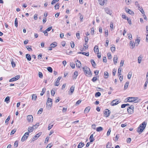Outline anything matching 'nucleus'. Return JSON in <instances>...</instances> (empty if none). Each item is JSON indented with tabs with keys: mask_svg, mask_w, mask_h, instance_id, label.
Returning a JSON list of instances; mask_svg holds the SVG:
<instances>
[{
	"mask_svg": "<svg viewBox=\"0 0 148 148\" xmlns=\"http://www.w3.org/2000/svg\"><path fill=\"white\" fill-rule=\"evenodd\" d=\"M122 68L121 67H119V68L118 72V76H120L121 75V71Z\"/></svg>",
	"mask_w": 148,
	"mask_h": 148,
	"instance_id": "27",
	"label": "nucleus"
},
{
	"mask_svg": "<svg viewBox=\"0 0 148 148\" xmlns=\"http://www.w3.org/2000/svg\"><path fill=\"white\" fill-rule=\"evenodd\" d=\"M70 65L72 69H74L75 68V64L73 62L70 63Z\"/></svg>",
	"mask_w": 148,
	"mask_h": 148,
	"instance_id": "44",
	"label": "nucleus"
},
{
	"mask_svg": "<svg viewBox=\"0 0 148 148\" xmlns=\"http://www.w3.org/2000/svg\"><path fill=\"white\" fill-rule=\"evenodd\" d=\"M75 87L74 86H72L70 89V92H69V94L70 95H72L73 93L74 90V88Z\"/></svg>",
	"mask_w": 148,
	"mask_h": 148,
	"instance_id": "13",
	"label": "nucleus"
},
{
	"mask_svg": "<svg viewBox=\"0 0 148 148\" xmlns=\"http://www.w3.org/2000/svg\"><path fill=\"white\" fill-rule=\"evenodd\" d=\"M147 124L146 122L144 121L142 124H140L138 127L137 131L140 134L143 132Z\"/></svg>",
	"mask_w": 148,
	"mask_h": 148,
	"instance_id": "1",
	"label": "nucleus"
},
{
	"mask_svg": "<svg viewBox=\"0 0 148 148\" xmlns=\"http://www.w3.org/2000/svg\"><path fill=\"white\" fill-rule=\"evenodd\" d=\"M110 113V111L108 109H106L104 112V116L107 117H108Z\"/></svg>",
	"mask_w": 148,
	"mask_h": 148,
	"instance_id": "7",
	"label": "nucleus"
},
{
	"mask_svg": "<svg viewBox=\"0 0 148 148\" xmlns=\"http://www.w3.org/2000/svg\"><path fill=\"white\" fill-rule=\"evenodd\" d=\"M111 131V129L109 128L108 131V132H107V136H108L110 135Z\"/></svg>",
	"mask_w": 148,
	"mask_h": 148,
	"instance_id": "51",
	"label": "nucleus"
},
{
	"mask_svg": "<svg viewBox=\"0 0 148 148\" xmlns=\"http://www.w3.org/2000/svg\"><path fill=\"white\" fill-rule=\"evenodd\" d=\"M111 144L109 143L108 142L106 145V148H110L111 147Z\"/></svg>",
	"mask_w": 148,
	"mask_h": 148,
	"instance_id": "42",
	"label": "nucleus"
},
{
	"mask_svg": "<svg viewBox=\"0 0 148 148\" xmlns=\"http://www.w3.org/2000/svg\"><path fill=\"white\" fill-rule=\"evenodd\" d=\"M34 129V127H28V131L29 133L31 132H33Z\"/></svg>",
	"mask_w": 148,
	"mask_h": 148,
	"instance_id": "24",
	"label": "nucleus"
},
{
	"mask_svg": "<svg viewBox=\"0 0 148 148\" xmlns=\"http://www.w3.org/2000/svg\"><path fill=\"white\" fill-rule=\"evenodd\" d=\"M62 77H59L57 79L56 82V84H55V86H58L59 84V83L60 80L61 79Z\"/></svg>",
	"mask_w": 148,
	"mask_h": 148,
	"instance_id": "14",
	"label": "nucleus"
},
{
	"mask_svg": "<svg viewBox=\"0 0 148 148\" xmlns=\"http://www.w3.org/2000/svg\"><path fill=\"white\" fill-rule=\"evenodd\" d=\"M52 99L50 98H48L47 102V107L48 108L51 107L52 106Z\"/></svg>",
	"mask_w": 148,
	"mask_h": 148,
	"instance_id": "6",
	"label": "nucleus"
},
{
	"mask_svg": "<svg viewBox=\"0 0 148 148\" xmlns=\"http://www.w3.org/2000/svg\"><path fill=\"white\" fill-rule=\"evenodd\" d=\"M51 143L49 144L46 147V148H50L52 146Z\"/></svg>",
	"mask_w": 148,
	"mask_h": 148,
	"instance_id": "63",
	"label": "nucleus"
},
{
	"mask_svg": "<svg viewBox=\"0 0 148 148\" xmlns=\"http://www.w3.org/2000/svg\"><path fill=\"white\" fill-rule=\"evenodd\" d=\"M18 20L17 18H16L15 21V26L16 27L18 26Z\"/></svg>",
	"mask_w": 148,
	"mask_h": 148,
	"instance_id": "45",
	"label": "nucleus"
},
{
	"mask_svg": "<svg viewBox=\"0 0 148 148\" xmlns=\"http://www.w3.org/2000/svg\"><path fill=\"white\" fill-rule=\"evenodd\" d=\"M116 72V70L115 69H113V72H112V74L113 76H114L115 75Z\"/></svg>",
	"mask_w": 148,
	"mask_h": 148,
	"instance_id": "58",
	"label": "nucleus"
},
{
	"mask_svg": "<svg viewBox=\"0 0 148 148\" xmlns=\"http://www.w3.org/2000/svg\"><path fill=\"white\" fill-rule=\"evenodd\" d=\"M97 79V77H94L92 79V81L93 82H95Z\"/></svg>",
	"mask_w": 148,
	"mask_h": 148,
	"instance_id": "59",
	"label": "nucleus"
},
{
	"mask_svg": "<svg viewBox=\"0 0 148 148\" xmlns=\"http://www.w3.org/2000/svg\"><path fill=\"white\" fill-rule=\"evenodd\" d=\"M134 106L133 105H132L130 107L127 108V112L129 113L132 114L134 112Z\"/></svg>",
	"mask_w": 148,
	"mask_h": 148,
	"instance_id": "4",
	"label": "nucleus"
},
{
	"mask_svg": "<svg viewBox=\"0 0 148 148\" xmlns=\"http://www.w3.org/2000/svg\"><path fill=\"white\" fill-rule=\"evenodd\" d=\"M103 130V129L102 127H99L97 128L96 131L98 132H99Z\"/></svg>",
	"mask_w": 148,
	"mask_h": 148,
	"instance_id": "28",
	"label": "nucleus"
},
{
	"mask_svg": "<svg viewBox=\"0 0 148 148\" xmlns=\"http://www.w3.org/2000/svg\"><path fill=\"white\" fill-rule=\"evenodd\" d=\"M10 97L9 96L6 97L5 99V102L7 103H8L10 102Z\"/></svg>",
	"mask_w": 148,
	"mask_h": 148,
	"instance_id": "26",
	"label": "nucleus"
},
{
	"mask_svg": "<svg viewBox=\"0 0 148 148\" xmlns=\"http://www.w3.org/2000/svg\"><path fill=\"white\" fill-rule=\"evenodd\" d=\"M53 126V125H49L48 127V130H50L52 127Z\"/></svg>",
	"mask_w": 148,
	"mask_h": 148,
	"instance_id": "61",
	"label": "nucleus"
},
{
	"mask_svg": "<svg viewBox=\"0 0 148 148\" xmlns=\"http://www.w3.org/2000/svg\"><path fill=\"white\" fill-rule=\"evenodd\" d=\"M78 75V72L77 71H75L74 73V75L73 76V79H76L77 78V76Z\"/></svg>",
	"mask_w": 148,
	"mask_h": 148,
	"instance_id": "16",
	"label": "nucleus"
},
{
	"mask_svg": "<svg viewBox=\"0 0 148 148\" xmlns=\"http://www.w3.org/2000/svg\"><path fill=\"white\" fill-rule=\"evenodd\" d=\"M94 50L95 52V53L97 52H99V50L98 46L97 45L95 46L94 47Z\"/></svg>",
	"mask_w": 148,
	"mask_h": 148,
	"instance_id": "23",
	"label": "nucleus"
},
{
	"mask_svg": "<svg viewBox=\"0 0 148 148\" xmlns=\"http://www.w3.org/2000/svg\"><path fill=\"white\" fill-rule=\"evenodd\" d=\"M47 69L48 71L50 73H52L53 71V69L51 67H48L47 68Z\"/></svg>",
	"mask_w": 148,
	"mask_h": 148,
	"instance_id": "34",
	"label": "nucleus"
},
{
	"mask_svg": "<svg viewBox=\"0 0 148 148\" xmlns=\"http://www.w3.org/2000/svg\"><path fill=\"white\" fill-rule=\"evenodd\" d=\"M131 140V138H129L127 139V143H130Z\"/></svg>",
	"mask_w": 148,
	"mask_h": 148,
	"instance_id": "62",
	"label": "nucleus"
},
{
	"mask_svg": "<svg viewBox=\"0 0 148 148\" xmlns=\"http://www.w3.org/2000/svg\"><path fill=\"white\" fill-rule=\"evenodd\" d=\"M84 145V144L80 142L77 146L78 148H81Z\"/></svg>",
	"mask_w": 148,
	"mask_h": 148,
	"instance_id": "22",
	"label": "nucleus"
},
{
	"mask_svg": "<svg viewBox=\"0 0 148 148\" xmlns=\"http://www.w3.org/2000/svg\"><path fill=\"white\" fill-rule=\"evenodd\" d=\"M20 78V76L19 75H17L15 76V77L10 79V82H12L14 81H16L18 79Z\"/></svg>",
	"mask_w": 148,
	"mask_h": 148,
	"instance_id": "9",
	"label": "nucleus"
},
{
	"mask_svg": "<svg viewBox=\"0 0 148 148\" xmlns=\"http://www.w3.org/2000/svg\"><path fill=\"white\" fill-rule=\"evenodd\" d=\"M55 93L54 90H52L51 91V94L52 96H54Z\"/></svg>",
	"mask_w": 148,
	"mask_h": 148,
	"instance_id": "64",
	"label": "nucleus"
},
{
	"mask_svg": "<svg viewBox=\"0 0 148 148\" xmlns=\"http://www.w3.org/2000/svg\"><path fill=\"white\" fill-rule=\"evenodd\" d=\"M60 4L59 3H57L55 5V8L56 10H57L59 9V5Z\"/></svg>",
	"mask_w": 148,
	"mask_h": 148,
	"instance_id": "46",
	"label": "nucleus"
},
{
	"mask_svg": "<svg viewBox=\"0 0 148 148\" xmlns=\"http://www.w3.org/2000/svg\"><path fill=\"white\" fill-rule=\"evenodd\" d=\"M101 95V93L99 92H97L95 94V96L96 97H99Z\"/></svg>",
	"mask_w": 148,
	"mask_h": 148,
	"instance_id": "39",
	"label": "nucleus"
},
{
	"mask_svg": "<svg viewBox=\"0 0 148 148\" xmlns=\"http://www.w3.org/2000/svg\"><path fill=\"white\" fill-rule=\"evenodd\" d=\"M129 82H127L125 84L124 87V89L125 90L127 88L128 86L129 85Z\"/></svg>",
	"mask_w": 148,
	"mask_h": 148,
	"instance_id": "31",
	"label": "nucleus"
},
{
	"mask_svg": "<svg viewBox=\"0 0 148 148\" xmlns=\"http://www.w3.org/2000/svg\"><path fill=\"white\" fill-rule=\"evenodd\" d=\"M26 57L28 60L30 61L31 60V57L30 55L27 54L26 55Z\"/></svg>",
	"mask_w": 148,
	"mask_h": 148,
	"instance_id": "20",
	"label": "nucleus"
},
{
	"mask_svg": "<svg viewBox=\"0 0 148 148\" xmlns=\"http://www.w3.org/2000/svg\"><path fill=\"white\" fill-rule=\"evenodd\" d=\"M46 90V89L45 88H44L42 89V91L41 92V93H40V95L41 96H42L45 92V91Z\"/></svg>",
	"mask_w": 148,
	"mask_h": 148,
	"instance_id": "37",
	"label": "nucleus"
},
{
	"mask_svg": "<svg viewBox=\"0 0 148 148\" xmlns=\"http://www.w3.org/2000/svg\"><path fill=\"white\" fill-rule=\"evenodd\" d=\"M106 12L108 14L111 15L112 14V11L111 10L109 9L108 8H106L105 9Z\"/></svg>",
	"mask_w": 148,
	"mask_h": 148,
	"instance_id": "12",
	"label": "nucleus"
},
{
	"mask_svg": "<svg viewBox=\"0 0 148 148\" xmlns=\"http://www.w3.org/2000/svg\"><path fill=\"white\" fill-rule=\"evenodd\" d=\"M18 141L16 140L14 143V146L16 147H17L18 146Z\"/></svg>",
	"mask_w": 148,
	"mask_h": 148,
	"instance_id": "53",
	"label": "nucleus"
},
{
	"mask_svg": "<svg viewBox=\"0 0 148 148\" xmlns=\"http://www.w3.org/2000/svg\"><path fill=\"white\" fill-rule=\"evenodd\" d=\"M57 43L56 42H54L50 45V46L52 48H54L57 46Z\"/></svg>",
	"mask_w": 148,
	"mask_h": 148,
	"instance_id": "18",
	"label": "nucleus"
},
{
	"mask_svg": "<svg viewBox=\"0 0 148 148\" xmlns=\"http://www.w3.org/2000/svg\"><path fill=\"white\" fill-rule=\"evenodd\" d=\"M138 9L141 12L142 14H145V12L143 10V9L142 7H140L139 6L138 7Z\"/></svg>",
	"mask_w": 148,
	"mask_h": 148,
	"instance_id": "29",
	"label": "nucleus"
},
{
	"mask_svg": "<svg viewBox=\"0 0 148 148\" xmlns=\"http://www.w3.org/2000/svg\"><path fill=\"white\" fill-rule=\"evenodd\" d=\"M91 62L93 67H94L96 66V64L95 61L92 59L91 60Z\"/></svg>",
	"mask_w": 148,
	"mask_h": 148,
	"instance_id": "35",
	"label": "nucleus"
},
{
	"mask_svg": "<svg viewBox=\"0 0 148 148\" xmlns=\"http://www.w3.org/2000/svg\"><path fill=\"white\" fill-rule=\"evenodd\" d=\"M117 60L118 58L117 56H114V57L113 60L114 63L115 64H116L117 63Z\"/></svg>",
	"mask_w": 148,
	"mask_h": 148,
	"instance_id": "19",
	"label": "nucleus"
},
{
	"mask_svg": "<svg viewBox=\"0 0 148 148\" xmlns=\"http://www.w3.org/2000/svg\"><path fill=\"white\" fill-rule=\"evenodd\" d=\"M111 51L112 52H114L115 51V47H112L110 48Z\"/></svg>",
	"mask_w": 148,
	"mask_h": 148,
	"instance_id": "52",
	"label": "nucleus"
},
{
	"mask_svg": "<svg viewBox=\"0 0 148 148\" xmlns=\"http://www.w3.org/2000/svg\"><path fill=\"white\" fill-rule=\"evenodd\" d=\"M38 76L40 78H42L43 77V75L42 73L40 72H39Z\"/></svg>",
	"mask_w": 148,
	"mask_h": 148,
	"instance_id": "43",
	"label": "nucleus"
},
{
	"mask_svg": "<svg viewBox=\"0 0 148 148\" xmlns=\"http://www.w3.org/2000/svg\"><path fill=\"white\" fill-rule=\"evenodd\" d=\"M71 47V48H73L75 46V44L74 43V42L73 41H71V42H70Z\"/></svg>",
	"mask_w": 148,
	"mask_h": 148,
	"instance_id": "50",
	"label": "nucleus"
},
{
	"mask_svg": "<svg viewBox=\"0 0 148 148\" xmlns=\"http://www.w3.org/2000/svg\"><path fill=\"white\" fill-rule=\"evenodd\" d=\"M90 109V108L89 106H88L85 109L84 112L85 113H88Z\"/></svg>",
	"mask_w": 148,
	"mask_h": 148,
	"instance_id": "17",
	"label": "nucleus"
},
{
	"mask_svg": "<svg viewBox=\"0 0 148 148\" xmlns=\"http://www.w3.org/2000/svg\"><path fill=\"white\" fill-rule=\"evenodd\" d=\"M81 65V64L80 61H79L78 60H77V61L76 62V66L77 67L79 68L80 67Z\"/></svg>",
	"mask_w": 148,
	"mask_h": 148,
	"instance_id": "15",
	"label": "nucleus"
},
{
	"mask_svg": "<svg viewBox=\"0 0 148 148\" xmlns=\"http://www.w3.org/2000/svg\"><path fill=\"white\" fill-rule=\"evenodd\" d=\"M32 46H27L26 47V48H27L28 50L29 51H32V50L31 48Z\"/></svg>",
	"mask_w": 148,
	"mask_h": 148,
	"instance_id": "32",
	"label": "nucleus"
},
{
	"mask_svg": "<svg viewBox=\"0 0 148 148\" xmlns=\"http://www.w3.org/2000/svg\"><path fill=\"white\" fill-rule=\"evenodd\" d=\"M76 36L77 38L78 39H79L80 38L79 31H78L77 32L76 34Z\"/></svg>",
	"mask_w": 148,
	"mask_h": 148,
	"instance_id": "47",
	"label": "nucleus"
},
{
	"mask_svg": "<svg viewBox=\"0 0 148 148\" xmlns=\"http://www.w3.org/2000/svg\"><path fill=\"white\" fill-rule=\"evenodd\" d=\"M27 120L29 122L33 121V117L31 115H29L27 117Z\"/></svg>",
	"mask_w": 148,
	"mask_h": 148,
	"instance_id": "10",
	"label": "nucleus"
},
{
	"mask_svg": "<svg viewBox=\"0 0 148 148\" xmlns=\"http://www.w3.org/2000/svg\"><path fill=\"white\" fill-rule=\"evenodd\" d=\"M10 116L9 115V116H8L7 118L5 120V123H8V122L9 121L10 119Z\"/></svg>",
	"mask_w": 148,
	"mask_h": 148,
	"instance_id": "48",
	"label": "nucleus"
},
{
	"mask_svg": "<svg viewBox=\"0 0 148 148\" xmlns=\"http://www.w3.org/2000/svg\"><path fill=\"white\" fill-rule=\"evenodd\" d=\"M36 98H37V96L36 95L33 94L32 95V99L33 100L35 101L36 99Z\"/></svg>",
	"mask_w": 148,
	"mask_h": 148,
	"instance_id": "33",
	"label": "nucleus"
},
{
	"mask_svg": "<svg viewBox=\"0 0 148 148\" xmlns=\"http://www.w3.org/2000/svg\"><path fill=\"white\" fill-rule=\"evenodd\" d=\"M104 75L105 76L104 78L105 79L107 78L108 77V73L107 71H105L104 72Z\"/></svg>",
	"mask_w": 148,
	"mask_h": 148,
	"instance_id": "30",
	"label": "nucleus"
},
{
	"mask_svg": "<svg viewBox=\"0 0 148 148\" xmlns=\"http://www.w3.org/2000/svg\"><path fill=\"white\" fill-rule=\"evenodd\" d=\"M93 134H92L90 138H89V139L90 140V142H92L94 140V139L93 138Z\"/></svg>",
	"mask_w": 148,
	"mask_h": 148,
	"instance_id": "25",
	"label": "nucleus"
},
{
	"mask_svg": "<svg viewBox=\"0 0 148 148\" xmlns=\"http://www.w3.org/2000/svg\"><path fill=\"white\" fill-rule=\"evenodd\" d=\"M130 45L132 47V48H133L135 46V44L134 42H130Z\"/></svg>",
	"mask_w": 148,
	"mask_h": 148,
	"instance_id": "36",
	"label": "nucleus"
},
{
	"mask_svg": "<svg viewBox=\"0 0 148 148\" xmlns=\"http://www.w3.org/2000/svg\"><path fill=\"white\" fill-rule=\"evenodd\" d=\"M119 102L120 101H119L117 99L114 100H113L111 102V105L112 106H115L117 105Z\"/></svg>",
	"mask_w": 148,
	"mask_h": 148,
	"instance_id": "8",
	"label": "nucleus"
},
{
	"mask_svg": "<svg viewBox=\"0 0 148 148\" xmlns=\"http://www.w3.org/2000/svg\"><path fill=\"white\" fill-rule=\"evenodd\" d=\"M82 54L86 56H89V53L88 52L86 53L84 52H83L82 53Z\"/></svg>",
	"mask_w": 148,
	"mask_h": 148,
	"instance_id": "56",
	"label": "nucleus"
},
{
	"mask_svg": "<svg viewBox=\"0 0 148 148\" xmlns=\"http://www.w3.org/2000/svg\"><path fill=\"white\" fill-rule=\"evenodd\" d=\"M88 37L87 36L85 37L84 38V40L85 42V45H86L87 44V42H88Z\"/></svg>",
	"mask_w": 148,
	"mask_h": 148,
	"instance_id": "38",
	"label": "nucleus"
},
{
	"mask_svg": "<svg viewBox=\"0 0 148 148\" xmlns=\"http://www.w3.org/2000/svg\"><path fill=\"white\" fill-rule=\"evenodd\" d=\"M125 11L127 13H128L131 15H133L134 14V12H133L130 9H129L128 8H127L125 9Z\"/></svg>",
	"mask_w": 148,
	"mask_h": 148,
	"instance_id": "11",
	"label": "nucleus"
},
{
	"mask_svg": "<svg viewBox=\"0 0 148 148\" xmlns=\"http://www.w3.org/2000/svg\"><path fill=\"white\" fill-rule=\"evenodd\" d=\"M132 73L131 72H129L128 74V75H127V78L129 79H130L131 77V76H132Z\"/></svg>",
	"mask_w": 148,
	"mask_h": 148,
	"instance_id": "41",
	"label": "nucleus"
},
{
	"mask_svg": "<svg viewBox=\"0 0 148 148\" xmlns=\"http://www.w3.org/2000/svg\"><path fill=\"white\" fill-rule=\"evenodd\" d=\"M81 101H82V100H78L76 102V103L75 104L76 106H77V105H79L81 103Z\"/></svg>",
	"mask_w": 148,
	"mask_h": 148,
	"instance_id": "55",
	"label": "nucleus"
},
{
	"mask_svg": "<svg viewBox=\"0 0 148 148\" xmlns=\"http://www.w3.org/2000/svg\"><path fill=\"white\" fill-rule=\"evenodd\" d=\"M142 60V58L139 56L138 58V62L139 64H140Z\"/></svg>",
	"mask_w": 148,
	"mask_h": 148,
	"instance_id": "54",
	"label": "nucleus"
},
{
	"mask_svg": "<svg viewBox=\"0 0 148 148\" xmlns=\"http://www.w3.org/2000/svg\"><path fill=\"white\" fill-rule=\"evenodd\" d=\"M41 135V133H38V134H36L34 136L33 138V139L34 140L38 138Z\"/></svg>",
	"mask_w": 148,
	"mask_h": 148,
	"instance_id": "21",
	"label": "nucleus"
},
{
	"mask_svg": "<svg viewBox=\"0 0 148 148\" xmlns=\"http://www.w3.org/2000/svg\"><path fill=\"white\" fill-rule=\"evenodd\" d=\"M107 56L109 59H111V54L110 53H108L107 54Z\"/></svg>",
	"mask_w": 148,
	"mask_h": 148,
	"instance_id": "57",
	"label": "nucleus"
},
{
	"mask_svg": "<svg viewBox=\"0 0 148 148\" xmlns=\"http://www.w3.org/2000/svg\"><path fill=\"white\" fill-rule=\"evenodd\" d=\"M148 83V80H146V82H145L144 86V88L145 89L146 88V87H147V85Z\"/></svg>",
	"mask_w": 148,
	"mask_h": 148,
	"instance_id": "49",
	"label": "nucleus"
},
{
	"mask_svg": "<svg viewBox=\"0 0 148 148\" xmlns=\"http://www.w3.org/2000/svg\"><path fill=\"white\" fill-rule=\"evenodd\" d=\"M99 3L101 5H103L104 3V1L103 0H99Z\"/></svg>",
	"mask_w": 148,
	"mask_h": 148,
	"instance_id": "40",
	"label": "nucleus"
},
{
	"mask_svg": "<svg viewBox=\"0 0 148 148\" xmlns=\"http://www.w3.org/2000/svg\"><path fill=\"white\" fill-rule=\"evenodd\" d=\"M127 99V100L126 102H134V103H137L138 102V100H137L138 99V97H128Z\"/></svg>",
	"mask_w": 148,
	"mask_h": 148,
	"instance_id": "3",
	"label": "nucleus"
},
{
	"mask_svg": "<svg viewBox=\"0 0 148 148\" xmlns=\"http://www.w3.org/2000/svg\"><path fill=\"white\" fill-rule=\"evenodd\" d=\"M29 135V132H25V134L22 137L21 139V141L22 142H23L26 140L27 138Z\"/></svg>",
	"mask_w": 148,
	"mask_h": 148,
	"instance_id": "5",
	"label": "nucleus"
},
{
	"mask_svg": "<svg viewBox=\"0 0 148 148\" xmlns=\"http://www.w3.org/2000/svg\"><path fill=\"white\" fill-rule=\"evenodd\" d=\"M43 111V108H41L40 109V110L38 111V113L41 114L42 112Z\"/></svg>",
	"mask_w": 148,
	"mask_h": 148,
	"instance_id": "60",
	"label": "nucleus"
},
{
	"mask_svg": "<svg viewBox=\"0 0 148 148\" xmlns=\"http://www.w3.org/2000/svg\"><path fill=\"white\" fill-rule=\"evenodd\" d=\"M83 70L87 76H91L92 73L90 69L86 66L83 68Z\"/></svg>",
	"mask_w": 148,
	"mask_h": 148,
	"instance_id": "2",
	"label": "nucleus"
}]
</instances>
